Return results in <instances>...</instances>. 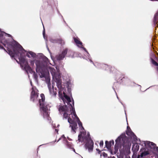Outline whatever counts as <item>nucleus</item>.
Segmentation results:
<instances>
[{"mask_svg":"<svg viewBox=\"0 0 158 158\" xmlns=\"http://www.w3.org/2000/svg\"><path fill=\"white\" fill-rule=\"evenodd\" d=\"M126 134L127 135L130 136L131 138H133L135 141H136L137 140V137L135 134L131 131L129 127H127V131Z\"/></svg>","mask_w":158,"mask_h":158,"instance_id":"9d476101","label":"nucleus"},{"mask_svg":"<svg viewBox=\"0 0 158 158\" xmlns=\"http://www.w3.org/2000/svg\"><path fill=\"white\" fill-rule=\"evenodd\" d=\"M121 104H122V105H123V104L121 102Z\"/></svg>","mask_w":158,"mask_h":158,"instance_id":"c9c22d12","label":"nucleus"},{"mask_svg":"<svg viewBox=\"0 0 158 158\" xmlns=\"http://www.w3.org/2000/svg\"><path fill=\"white\" fill-rule=\"evenodd\" d=\"M49 89L50 94L52 97H55L56 96L57 93L56 89H54L53 85H52V88H51V86L48 87Z\"/></svg>","mask_w":158,"mask_h":158,"instance_id":"9b49d317","label":"nucleus"},{"mask_svg":"<svg viewBox=\"0 0 158 158\" xmlns=\"http://www.w3.org/2000/svg\"><path fill=\"white\" fill-rule=\"evenodd\" d=\"M126 139V137L125 134H122L116 139L115 144L114 146L115 148H116L118 147L120 145L121 143H125Z\"/></svg>","mask_w":158,"mask_h":158,"instance_id":"0eeeda50","label":"nucleus"},{"mask_svg":"<svg viewBox=\"0 0 158 158\" xmlns=\"http://www.w3.org/2000/svg\"><path fill=\"white\" fill-rule=\"evenodd\" d=\"M68 50L65 49L61 53L57 55L55 57L56 59L58 60H61L63 59L67 53Z\"/></svg>","mask_w":158,"mask_h":158,"instance_id":"1a4fd4ad","label":"nucleus"},{"mask_svg":"<svg viewBox=\"0 0 158 158\" xmlns=\"http://www.w3.org/2000/svg\"><path fill=\"white\" fill-rule=\"evenodd\" d=\"M33 75L34 76V78L35 81H37L38 78V76L36 74L35 72L33 73Z\"/></svg>","mask_w":158,"mask_h":158,"instance_id":"412c9836","label":"nucleus"},{"mask_svg":"<svg viewBox=\"0 0 158 158\" xmlns=\"http://www.w3.org/2000/svg\"><path fill=\"white\" fill-rule=\"evenodd\" d=\"M105 145L106 148L108 149H110L111 146V143L109 142L106 141L105 142Z\"/></svg>","mask_w":158,"mask_h":158,"instance_id":"6ab92c4d","label":"nucleus"},{"mask_svg":"<svg viewBox=\"0 0 158 158\" xmlns=\"http://www.w3.org/2000/svg\"><path fill=\"white\" fill-rule=\"evenodd\" d=\"M51 41L53 43H58L61 45L64 44V41L61 39H58L57 40L54 39L53 40H51Z\"/></svg>","mask_w":158,"mask_h":158,"instance_id":"4468645a","label":"nucleus"},{"mask_svg":"<svg viewBox=\"0 0 158 158\" xmlns=\"http://www.w3.org/2000/svg\"><path fill=\"white\" fill-rule=\"evenodd\" d=\"M151 61L153 64L156 66H158V63H157L153 59H152L151 60Z\"/></svg>","mask_w":158,"mask_h":158,"instance_id":"aec40b11","label":"nucleus"},{"mask_svg":"<svg viewBox=\"0 0 158 158\" xmlns=\"http://www.w3.org/2000/svg\"><path fill=\"white\" fill-rule=\"evenodd\" d=\"M110 151V152H111V153L112 154V151H111V150Z\"/></svg>","mask_w":158,"mask_h":158,"instance_id":"cd10ccee","label":"nucleus"},{"mask_svg":"<svg viewBox=\"0 0 158 158\" xmlns=\"http://www.w3.org/2000/svg\"><path fill=\"white\" fill-rule=\"evenodd\" d=\"M68 139L69 140H72L70 139Z\"/></svg>","mask_w":158,"mask_h":158,"instance_id":"c85d7f7f","label":"nucleus"},{"mask_svg":"<svg viewBox=\"0 0 158 158\" xmlns=\"http://www.w3.org/2000/svg\"><path fill=\"white\" fill-rule=\"evenodd\" d=\"M81 48L83 49L85 52V53L87 55V56H86V58H88L91 62L93 63L94 65L96 67L99 69L102 68L103 69L106 70H108L109 69H110V71H112V69H114V68L112 67H110L111 69H110V66L107 65L102 64L97 62H96L95 63H93L90 56V55L89 54L88 52L86 50L85 48L84 47H81Z\"/></svg>","mask_w":158,"mask_h":158,"instance_id":"39448f33","label":"nucleus"},{"mask_svg":"<svg viewBox=\"0 0 158 158\" xmlns=\"http://www.w3.org/2000/svg\"><path fill=\"white\" fill-rule=\"evenodd\" d=\"M55 131H56L57 132H58V130L57 129H55Z\"/></svg>","mask_w":158,"mask_h":158,"instance_id":"bb28decb","label":"nucleus"},{"mask_svg":"<svg viewBox=\"0 0 158 158\" xmlns=\"http://www.w3.org/2000/svg\"><path fill=\"white\" fill-rule=\"evenodd\" d=\"M30 83L32 86L31 100V101L34 102L37 100L39 94L38 93V90L35 87L32 86V82L31 81H30Z\"/></svg>","mask_w":158,"mask_h":158,"instance_id":"423d86ee","label":"nucleus"},{"mask_svg":"<svg viewBox=\"0 0 158 158\" xmlns=\"http://www.w3.org/2000/svg\"><path fill=\"white\" fill-rule=\"evenodd\" d=\"M117 83H118V82L116 83H115V84H117Z\"/></svg>","mask_w":158,"mask_h":158,"instance_id":"f704fd0d","label":"nucleus"},{"mask_svg":"<svg viewBox=\"0 0 158 158\" xmlns=\"http://www.w3.org/2000/svg\"><path fill=\"white\" fill-rule=\"evenodd\" d=\"M0 49H4L5 51H6V49L2 46H1L0 45Z\"/></svg>","mask_w":158,"mask_h":158,"instance_id":"a878e982","label":"nucleus"},{"mask_svg":"<svg viewBox=\"0 0 158 158\" xmlns=\"http://www.w3.org/2000/svg\"><path fill=\"white\" fill-rule=\"evenodd\" d=\"M63 94V95L62 94V92L59 91V97L65 105H59L58 106V110L61 114H63L64 118H68V121L70 124V127H71V132L73 134L76 133L75 130L77 128V122L79 127L81 128V131L78 135L77 142V143L81 142V144L85 143V148L88 149L89 152H91L93 151L94 143L90 137L89 132H87V133L85 131L82 123L76 114L73 99L72 101L70 97L67 96L64 92Z\"/></svg>","mask_w":158,"mask_h":158,"instance_id":"f257e3e1","label":"nucleus"},{"mask_svg":"<svg viewBox=\"0 0 158 158\" xmlns=\"http://www.w3.org/2000/svg\"><path fill=\"white\" fill-rule=\"evenodd\" d=\"M4 35H8L9 37L11 36V35L6 34L0 30V43L8 48V53L11 58L16 60L17 63L19 64V61L16 59V56H18L22 69L26 71L27 73H28V71L30 73L32 72L31 68L25 58L24 54H23L24 52H26L25 50L16 41L13 40L12 42H10L9 40L5 39Z\"/></svg>","mask_w":158,"mask_h":158,"instance_id":"f03ea898","label":"nucleus"},{"mask_svg":"<svg viewBox=\"0 0 158 158\" xmlns=\"http://www.w3.org/2000/svg\"><path fill=\"white\" fill-rule=\"evenodd\" d=\"M143 142L146 147H148L151 148L153 149L154 150L158 152V147L156 146L155 144L152 142L149 141H143Z\"/></svg>","mask_w":158,"mask_h":158,"instance_id":"6e6552de","label":"nucleus"},{"mask_svg":"<svg viewBox=\"0 0 158 158\" xmlns=\"http://www.w3.org/2000/svg\"><path fill=\"white\" fill-rule=\"evenodd\" d=\"M73 40L74 42L79 47L80 45H82V43L80 41L78 37H74Z\"/></svg>","mask_w":158,"mask_h":158,"instance_id":"ddd939ff","label":"nucleus"},{"mask_svg":"<svg viewBox=\"0 0 158 158\" xmlns=\"http://www.w3.org/2000/svg\"><path fill=\"white\" fill-rule=\"evenodd\" d=\"M149 154L148 151H146L141 153L140 155H139L137 156V158H142L143 156L147 155Z\"/></svg>","mask_w":158,"mask_h":158,"instance_id":"2eb2a0df","label":"nucleus"},{"mask_svg":"<svg viewBox=\"0 0 158 158\" xmlns=\"http://www.w3.org/2000/svg\"><path fill=\"white\" fill-rule=\"evenodd\" d=\"M109 143H111V145L112 144L113 145L114 144V140H113L110 141L109 142Z\"/></svg>","mask_w":158,"mask_h":158,"instance_id":"b1692460","label":"nucleus"},{"mask_svg":"<svg viewBox=\"0 0 158 158\" xmlns=\"http://www.w3.org/2000/svg\"><path fill=\"white\" fill-rule=\"evenodd\" d=\"M139 150V148H138V149H137V151H138Z\"/></svg>","mask_w":158,"mask_h":158,"instance_id":"473e14b6","label":"nucleus"},{"mask_svg":"<svg viewBox=\"0 0 158 158\" xmlns=\"http://www.w3.org/2000/svg\"><path fill=\"white\" fill-rule=\"evenodd\" d=\"M117 98H118V96H117Z\"/></svg>","mask_w":158,"mask_h":158,"instance_id":"2f4dec72","label":"nucleus"},{"mask_svg":"<svg viewBox=\"0 0 158 158\" xmlns=\"http://www.w3.org/2000/svg\"><path fill=\"white\" fill-rule=\"evenodd\" d=\"M112 158H115L114 156L112 157Z\"/></svg>","mask_w":158,"mask_h":158,"instance_id":"7c9ffc66","label":"nucleus"},{"mask_svg":"<svg viewBox=\"0 0 158 158\" xmlns=\"http://www.w3.org/2000/svg\"><path fill=\"white\" fill-rule=\"evenodd\" d=\"M103 145V142L102 140L100 141V147H102Z\"/></svg>","mask_w":158,"mask_h":158,"instance_id":"4be33fe9","label":"nucleus"},{"mask_svg":"<svg viewBox=\"0 0 158 158\" xmlns=\"http://www.w3.org/2000/svg\"><path fill=\"white\" fill-rule=\"evenodd\" d=\"M30 55L31 56V57L33 58H35L36 57V54L31 51H29L26 54V56L29 58L31 57Z\"/></svg>","mask_w":158,"mask_h":158,"instance_id":"dca6fc26","label":"nucleus"},{"mask_svg":"<svg viewBox=\"0 0 158 158\" xmlns=\"http://www.w3.org/2000/svg\"><path fill=\"white\" fill-rule=\"evenodd\" d=\"M64 141L65 142V144L68 148H72L73 147V144L69 142L67 140H65Z\"/></svg>","mask_w":158,"mask_h":158,"instance_id":"a211bd4d","label":"nucleus"},{"mask_svg":"<svg viewBox=\"0 0 158 158\" xmlns=\"http://www.w3.org/2000/svg\"><path fill=\"white\" fill-rule=\"evenodd\" d=\"M115 93H116V95H117V93H116V92H115Z\"/></svg>","mask_w":158,"mask_h":158,"instance_id":"72a5a7b5","label":"nucleus"},{"mask_svg":"<svg viewBox=\"0 0 158 158\" xmlns=\"http://www.w3.org/2000/svg\"><path fill=\"white\" fill-rule=\"evenodd\" d=\"M73 151L74 152H75V150L74 149H73Z\"/></svg>","mask_w":158,"mask_h":158,"instance_id":"c756f323","label":"nucleus"},{"mask_svg":"<svg viewBox=\"0 0 158 158\" xmlns=\"http://www.w3.org/2000/svg\"><path fill=\"white\" fill-rule=\"evenodd\" d=\"M62 138H64V135H62V136H61V138H59L58 140L57 141V142L59 141Z\"/></svg>","mask_w":158,"mask_h":158,"instance_id":"393cba45","label":"nucleus"},{"mask_svg":"<svg viewBox=\"0 0 158 158\" xmlns=\"http://www.w3.org/2000/svg\"><path fill=\"white\" fill-rule=\"evenodd\" d=\"M44 31H43V36H44V39H45V31H44Z\"/></svg>","mask_w":158,"mask_h":158,"instance_id":"5701e85b","label":"nucleus"},{"mask_svg":"<svg viewBox=\"0 0 158 158\" xmlns=\"http://www.w3.org/2000/svg\"><path fill=\"white\" fill-rule=\"evenodd\" d=\"M158 22V13H156L154 16L153 22L154 24H156Z\"/></svg>","mask_w":158,"mask_h":158,"instance_id":"f3484780","label":"nucleus"},{"mask_svg":"<svg viewBox=\"0 0 158 158\" xmlns=\"http://www.w3.org/2000/svg\"><path fill=\"white\" fill-rule=\"evenodd\" d=\"M44 62H42L41 60H36V71L39 73L40 77H44L46 82L48 85V87L51 86L50 79L48 76L49 72L50 71L52 76L53 80L56 83V85L59 89L61 88L62 81L61 76L59 69L56 67V70L54 68L48 67V64L49 63L48 59L46 57H44Z\"/></svg>","mask_w":158,"mask_h":158,"instance_id":"7ed1b4c3","label":"nucleus"},{"mask_svg":"<svg viewBox=\"0 0 158 158\" xmlns=\"http://www.w3.org/2000/svg\"><path fill=\"white\" fill-rule=\"evenodd\" d=\"M40 55L41 58L39 60H42V61L43 62L44 61L43 60L44 57L46 56L43 55L42 54H40ZM36 60H31L30 61V65L32 67L34 66V63L35 62V63Z\"/></svg>","mask_w":158,"mask_h":158,"instance_id":"f8f14e48","label":"nucleus"},{"mask_svg":"<svg viewBox=\"0 0 158 158\" xmlns=\"http://www.w3.org/2000/svg\"><path fill=\"white\" fill-rule=\"evenodd\" d=\"M40 97L41 99H39V103L41 114L44 119L50 121L51 119L49 117V111L50 110V106L49 105L45 102V96L43 94H41Z\"/></svg>","mask_w":158,"mask_h":158,"instance_id":"20e7f679","label":"nucleus"}]
</instances>
